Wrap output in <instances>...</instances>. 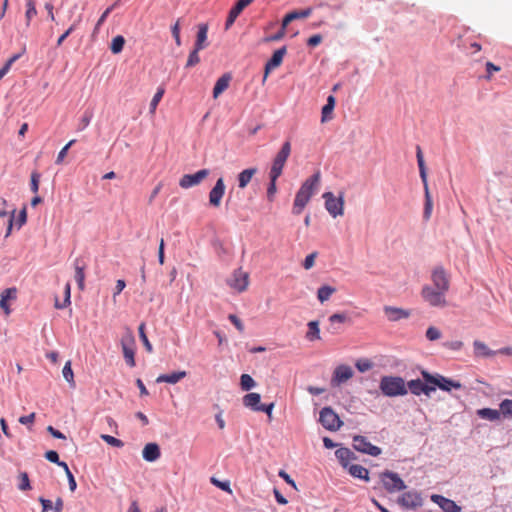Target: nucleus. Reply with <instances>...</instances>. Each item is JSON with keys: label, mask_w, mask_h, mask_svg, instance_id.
<instances>
[{"label": "nucleus", "mask_w": 512, "mask_h": 512, "mask_svg": "<svg viewBox=\"0 0 512 512\" xmlns=\"http://www.w3.org/2000/svg\"><path fill=\"white\" fill-rule=\"evenodd\" d=\"M421 375L424 381L430 383L431 386H434V391L436 390L437 387L447 392L451 391L452 388L460 389L462 387V384L460 382L446 378L439 374L432 375L429 372L422 370Z\"/></svg>", "instance_id": "obj_2"}, {"label": "nucleus", "mask_w": 512, "mask_h": 512, "mask_svg": "<svg viewBox=\"0 0 512 512\" xmlns=\"http://www.w3.org/2000/svg\"><path fill=\"white\" fill-rule=\"evenodd\" d=\"M346 470H348L349 474L353 476L354 478L362 479V480H368V470L364 468L361 465L358 464H352L350 465Z\"/></svg>", "instance_id": "obj_33"}, {"label": "nucleus", "mask_w": 512, "mask_h": 512, "mask_svg": "<svg viewBox=\"0 0 512 512\" xmlns=\"http://www.w3.org/2000/svg\"><path fill=\"white\" fill-rule=\"evenodd\" d=\"M335 292L336 289L334 287L323 285L317 291V298L321 303H323L327 301Z\"/></svg>", "instance_id": "obj_39"}, {"label": "nucleus", "mask_w": 512, "mask_h": 512, "mask_svg": "<svg viewBox=\"0 0 512 512\" xmlns=\"http://www.w3.org/2000/svg\"><path fill=\"white\" fill-rule=\"evenodd\" d=\"M424 192H425V206H424L423 217L425 220H428L431 217L432 208H433L432 197L429 192L428 184L424 185Z\"/></svg>", "instance_id": "obj_36"}, {"label": "nucleus", "mask_w": 512, "mask_h": 512, "mask_svg": "<svg viewBox=\"0 0 512 512\" xmlns=\"http://www.w3.org/2000/svg\"><path fill=\"white\" fill-rule=\"evenodd\" d=\"M319 421L322 426L329 431H337L343 424L338 414L330 407H324L320 411Z\"/></svg>", "instance_id": "obj_6"}, {"label": "nucleus", "mask_w": 512, "mask_h": 512, "mask_svg": "<svg viewBox=\"0 0 512 512\" xmlns=\"http://www.w3.org/2000/svg\"><path fill=\"white\" fill-rule=\"evenodd\" d=\"M39 183H40V174L38 172H32L31 174V182H30V189L33 193H37L39 190Z\"/></svg>", "instance_id": "obj_58"}, {"label": "nucleus", "mask_w": 512, "mask_h": 512, "mask_svg": "<svg viewBox=\"0 0 512 512\" xmlns=\"http://www.w3.org/2000/svg\"><path fill=\"white\" fill-rule=\"evenodd\" d=\"M164 88H158L157 92L153 96L151 102H150V111L151 113H154L159 102L161 101L163 95H164Z\"/></svg>", "instance_id": "obj_51"}, {"label": "nucleus", "mask_w": 512, "mask_h": 512, "mask_svg": "<svg viewBox=\"0 0 512 512\" xmlns=\"http://www.w3.org/2000/svg\"><path fill=\"white\" fill-rule=\"evenodd\" d=\"M207 34L208 25L206 23L199 24L194 48L203 50L207 47Z\"/></svg>", "instance_id": "obj_25"}, {"label": "nucleus", "mask_w": 512, "mask_h": 512, "mask_svg": "<svg viewBox=\"0 0 512 512\" xmlns=\"http://www.w3.org/2000/svg\"><path fill=\"white\" fill-rule=\"evenodd\" d=\"M352 376L353 370L350 366L340 365L334 371L333 381L337 384H341L349 380Z\"/></svg>", "instance_id": "obj_22"}, {"label": "nucleus", "mask_w": 512, "mask_h": 512, "mask_svg": "<svg viewBox=\"0 0 512 512\" xmlns=\"http://www.w3.org/2000/svg\"><path fill=\"white\" fill-rule=\"evenodd\" d=\"M187 376L186 371H175L170 374H161L156 378L157 383L176 384Z\"/></svg>", "instance_id": "obj_23"}, {"label": "nucleus", "mask_w": 512, "mask_h": 512, "mask_svg": "<svg viewBox=\"0 0 512 512\" xmlns=\"http://www.w3.org/2000/svg\"><path fill=\"white\" fill-rule=\"evenodd\" d=\"M225 183H224V179L222 177H220L214 187L210 190L209 192V204L212 206V207H219L221 205V200L225 194Z\"/></svg>", "instance_id": "obj_13"}, {"label": "nucleus", "mask_w": 512, "mask_h": 512, "mask_svg": "<svg viewBox=\"0 0 512 512\" xmlns=\"http://www.w3.org/2000/svg\"><path fill=\"white\" fill-rule=\"evenodd\" d=\"M308 332L306 334V338L310 341L319 340L320 339V329L318 321H310L308 323Z\"/></svg>", "instance_id": "obj_40"}, {"label": "nucleus", "mask_w": 512, "mask_h": 512, "mask_svg": "<svg viewBox=\"0 0 512 512\" xmlns=\"http://www.w3.org/2000/svg\"><path fill=\"white\" fill-rule=\"evenodd\" d=\"M70 295H71V286L69 283H67L65 285V299H64L63 303H60L58 298H56L55 299V307L57 309H63L65 307H67L68 305H70V303H71Z\"/></svg>", "instance_id": "obj_47"}, {"label": "nucleus", "mask_w": 512, "mask_h": 512, "mask_svg": "<svg viewBox=\"0 0 512 512\" xmlns=\"http://www.w3.org/2000/svg\"><path fill=\"white\" fill-rule=\"evenodd\" d=\"M85 264L80 260L76 259L74 262V268H75V280L78 284V287L80 290L84 289V281H85Z\"/></svg>", "instance_id": "obj_28"}, {"label": "nucleus", "mask_w": 512, "mask_h": 512, "mask_svg": "<svg viewBox=\"0 0 512 512\" xmlns=\"http://www.w3.org/2000/svg\"><path fill=\"white\" fill-rule=\"evenodd\" d=\"M287 50H286V47H281L280 49L276 50L272 57L270 58V60L266 63L265 65V73H264V78H263V81H265L269 75V73L278 68L281 64H282V61H283V58L286 54Z\"/></svg>", "instance_id": "obj_16"}, {"label": "nucleus", "mask_w": 512, "mask_h": 512, "mask_svg": "<svg viewBox=\"0 0 512 512\" xmlns=\"http://www.w3.org/2000/svg\"><path fill=\"white\" fill-rule=\"evenodd\" d=\"M405 488L403 480L398 474L386 471V490L388 491H400Z\"/></svg>", "instance_id": "obj_21"}, {"label": "nucleus", "mask_w": 512, "mask_h": 512, "mask_svg": "<svg viewBox=\"0 0 512 512\" xmlns=\"http://www.w3.org/2000/svg\"><path fill=\"white\" fill-rule=\"evenodd\" d=\"M349 320H350V318L346 313H335L329 317V322L331 324L345 323V322H348Z\"/></svg>", "instance_id": "obj_55"}, {"label": "nucleus", "mask_w": 512, "mask_h": 512, "mask_svg": "<svg viewBox=\"0 0 512 512\" xmlns=\"http://www.w3.org/2000/svg\"><path fill=\"white\" fill-rule=\"evenodd\" d=\"M398 503L405 508L414 509L417 507H420L423 503V499L421 497V494L417 491H409L406 493H403L399 499Z\"/></svg>", "instance_id": "obj_12"}, {"label": "nucleus", "mask_w": 512, "mask_h": 512, "mask_svg": "<svg viewBox=\"0 0 512 512\" xmlns=\"http://www.w3.org/2000/svg\"><path fill=\"white\" fill-rule=\"evenodd\" d=\"M291 153V143L286 141L283 143L280 151L277 153L276 157L273 160V164L270 170V174H273L274 179H278L283 171L285 163L290 156Z\"/></svg>", "instance_id": "obj_5"}, {"label": "nucleus", "mask_w": 512, "mask_h": 512, "mask_svg": "<svg viewBox=\"0 0 512 512\" xmlns=\"http://www.w3.org/2000/svg\"><path fill=\"white\" fill-rule=\"evenodd\" d=\"M254 0H238L237 3L231 8L229 11L225 29L228 30L235 22L237 17L241 14V12L250 5Z\"/></svg>", "instance_id": "obj_17"}, {"label": "nucleus", "mask_w": 512, "mask_h": 512, "mask_svg": "<svg viewBox=\"0 0 512 512\" xmlns=\"http://www.w3.org/2000/svg\"><path fill=\"white\" fill-rule=\"evenodd\" d=\"M325 200V208L332 217L343 215L344 201L342 197L336 198L332 192H325L323 194Z\"/></svg>", "instance_id": "obj_7"}, {"label": "nucleus", "mask_w": 512, "mask_h": 512, "mask_svg": "<svg viewBox=\"0 0 512 512\" xmlns=\"http://www.w3.org/2000/svg\"><path fill=\"white\" fill-rule=\"evenodd\" d=\"M355 366L360 372H366L373 367V363L369 359L362 358L357 360Z\"/></svg>", "instance_id": "obj_52"}, {"label": "nucleus", "mask_w": 512, "mask_h": 512, "mask_svg": "<svg viewBox=\"0 0 512 512\" xmlns=\"http://www.w3.org/2000/svg\"><path fill=\"white\" fill-rule=\"evenodd\" d=\"M335 107V97L330 95L327 98V103L322 108V122H325L327 119L331 118V114Z\"/></svg>", "instance_id": "obj_41"}, {"label": "nucleus", "mask_w": 512, "mask_h": 512, "mask_svg": "<svg viewBox=\"0 0 512 512\" xmlns=\"http://www.w3.org/2000/svg\"><path fill=\"white\" fill-rule=\"evenodd\" d=\"M335 455L345 469L352 465V461L357 459L355 453L349 448H339L336 450Z\"/></svg>", "instance_id": "obj_20"}, {"label": "nucleus", "mask_w": 512, "mask_h": 512, "mask_svg": "<svg viewBox=\"0 0 512 512\" xmlns=\"http://www.w3.org/2000/svg\"><path fill=\"white\" fill-rule=\"evenodd\" d=\"M36 414L32 412L29 415L21 416L19 422L23 425H31L35 421Z\"/></svg>", "instance_id": "obj_63"}, {"label": "nucleus", "mask_w": 512, "mask_h": 512, "mask_svg": "<svg viewBox=\"0 0 512 512\" xmlns=\"http://www.w3.org/2000/svg\"><path fill=\"white\" fill-rule=\"evenodd\" d=\"M416 157H417L419 173H420V177L423 182V185L428 184L426 166H425L424 157H423V153H422L420 146H417Z\"/></svg>", "instance_id": "obj_35"}, {"label": "nucleus", "mask_w": 512, "mask_h": 512, "mask_svg": "<svg viewBox=\"0 0 512 512\" xmlns=\"http://www.w3.org/2000/svg\"><path fill=\"white\" fill-rule=\"evenodd\" d=\"M120 343L126 364L130 368L135 367L136 342L133 332L129 328L126 329L125 333L121 338Z\"/></svg>", "instance_id": "obj_3"}, {"label": "nucleus", "mask_w": 512, "mask_h": 512, "mask_svg": "<svg viewBox=\"0 0 512 512\" xmlns=\"http://www.w3.org/2000/svg\"><path fill=\"white\" fill-rule=\"evenodd\" d=\"M257 173V168H248L243 171H241L238 174V186L239 188L243 189L245 188L250 181L252 180L253 176Z\"/></svg>", "instance_id": "obj_30"}, {"label": "nucleus", "mask_w": 512, "mask_h": 512, "mask_svg": "<svg viewBox=\"0 0 512 512\" xmlns=\"http://www.w3.org/2000/svg\"><path fill=\"white\" fill-rule=\"evenodd\" d=\"M76 142L75 139L70 140L58 153L56 158V164H61L66 157L69 148Z\"/></svg>", "instance_id": "obj_53"}, {"label": "nucleus", "mask_w": 512, "mask_h": 512, "mask_svg": "<svg viewBox=\"0 0 512 512\" xmlns=\"http://www.w3.org/2000/svg\"><path fill=\"white\" fill-rule=\"evenodd\" d=\"M138 331H139V337H140L145 349L147 350L148 353H151L153 351V347L145 333V323H141L139 325Z\"/></svg>", "instance_id": "obj_43"}, {"label": "nucleus", "mask_w": 512, "mask_h": 512, "mask_svg": "<svg viewBox=\"0 0 512 512\" xmlns=\"http://www.w3.org/2000/svg\"><path fill=\"white\" fill-rule=\"evenodd\" d=\"M248 284L249 274L241 268L235 270L231 279L228 281V285L238 292H244L247 289Z\"/></svg>", "instance_id": "obj_10"}, {"label": "nucleus", "mask_w": 512, "mask_h": 512, "mask_svg": "<svg viewBox=\"0 0 512 512\" xmlns=\"http://www.w3.org/2000/svg\"><path fill=\"white\" fill-rule=\"evenodd\" d=\"M474 353L478 357H491L495 355V352L490 350L489 347L479 340H475L473 343Z\"/></svg>", "instance_id": "obj_32"}, {"label": "nucleus", "mask_w": 512, "mask_h": 512, "mask_svg": "<svg viewBox=\"0 0 512 512\" xmlns=\"http://www.w3.org/2000/svg\"><path fill=\"white\" fill-rule=\"evenodd\" d=\"M199 51H201V50L194 48L190 52L187 62H186V65H185L186 68L194 67L195 65H197L200 62Z\"/></svg>", "instance_id": "obj_48"}, {"label": "nucleus", "mask_w": 512, "mask_h": 512, "mask_svg": "<svg viewBox=\"0 0 512 512\" xmlns=\"http://www.w3.org/2000/svg\"><path fill=\"white\" fill-rule=\"evenodd\" d=\"M431 501L438 504L445 512H460L461 507L458 506L453 500H450L442 495H431Z\"/></svg>", "instance_id": "obj_18"}, {"label": "nucleus", "mask_w": 512, "mask_h": 512, "mask_svg": "<svg viewBox=\"0 0 512 512\" xmlns=\"http://www.w3.org/2000/svg\"><path fill=\"white\" fill-rule=\"evenodd\" d=\"M410 316V311L402 308L386 307V319L389 321H397Z\"/></svg>", "instance_id": "obj_26"}, {"label": "nucleus", "mask_w": 512, "mask_h": 512, "mask_svg": "<svg viewBox=\"0 0 512 512\" xmlns=\"http://www.w3.org/2000/svg\"><path fill=\"white\" fill-rule=\"evenodd\" d=\"M426 337L430 341L438 340L441 337V331L438 328L434 327V326H430L426 330Z\"/></svg>", "instance_id": "obj_57"}, {"label": "nucleus", "mask_w": 512, "mask_h": 512, "mask_svg": "<svg viewBox=\"0 0 512 512\" xmlns=\"http://www.w3.org/2000/svg\"><path fill=\"white\" fill-rule=\"evenodd\" d=\"M228 318L234 324V326L236 327V329L239 332L242 333L244 331V325H243L242 321L236 315L230 314Z\"/></svg>", "instance_id": "obj_62"}, {"label": "nucleus", "mask_w": 512, "mask_h": 512, "mask_svg": "<svg viewBox=\"0 0 512 512\" xmlns=\"http://www.w3.org/2000/svg\"><path fill=\"white\" fill-rule=\"evenodd\" d=\"M261 397L258 393H248L243 397V404L245 407H248L254 411H258L261 403Z\"/></svg>", "instance_id": "obj_31"}, {"label": "nucleus", "mask_w": 512, "mask_h": 512, "mask_svg": "<svg viewBox=\"0 0 512 512\" xmlns=\"http://www.w3.org/2000/svg\"><path fill=\"white\" fill-rule=\"evenodd\" d=\"M37 13L35 0H26L25 22L27 27L30 26L32 19Z\"/></svg>", "instance_id": "obj_37"}, {"label": "nucleus", "mask_w": 512, "mask_h": 512, "mask_svg": "<svg viewBox=\"0 0 512 512\" xmlns=\"http://www.w3.org/2000/svg\"><path fill=\"white\" fill-rule=\"evenodd\" d=\"M230 80L231 76L229 74H224L216 81L213 88V97L215 99L228 88Z\"/></svg>", "instance_id": "obj_27"}, {"label": "nucleus", "mask_w": 512, "mask_h": 512, "mask_svg": "<svg viewBox=\"0 0 512 512\" xmlns=\"http://www.w3.org/2000/svg\"><path fill=\"white\" fill-rule=\"evenodd\" d=\"M316 257H317V253L316 252H313V253L307 255L305 260H304V262H303V267L306 270L311 269L314 266Z\"/></svg>", "instance_id": "obj_61"}, {"label": "nucleus", "mask_w": 512, "mask_h": 512, "mask_svg": "<svg viewBox=\"0 0 512 512\" xmlns=\"http://www.w3.org/2000/svg\"><path fill=\"white\" fill-rule=\"evenodd\" d=\"M125 39L121 35H117L112 39L110 49L113 54H119L124 47Z\"/></svg>", "instance_id": "obj_42"}, {"label": "nucleus", "mask_w": 512, "mask_h": 512, "mask_svg": "<svg viewBox=\"0 0 512 512\" xmlns=\"http://www.w3.org/2000/svg\"><path fill=\"white\" fill-rule=\"evenodd\" d=\"M477 415L481 419H486L489 421H498L501 418L499 410L491 409V408L479 409V410H477Z\"/></svg>", "instance_id": "obj_34"}, {"label": "nucleus", "mask_w": 512, "mask_h": 512, "mask_svg": "<svg viewBox=\"0 0 512 512\" xmlns=\"http://www.w3.org/2000/svg\"><path fill=\"white\" fill-rule=\"evenodd\" d=\"M208 169H201L194 174H185L181 177L179 185L183 189H188L200 184L208 175Z\"/></svg>", "instance_id": "obj_9"}, {"label": "nucleus", "mask_w": 512, "mask_h": 512, "mask_svg": "<svg viewBox=\"0 0 512 512\" xmlns=\"http://www.w3.org/2000/svg\"><path fill=\"white\" fill-rule=\"evenodd\" d=\"M172 35L175 39L176 45L181 46V37H180V20L178 19L176 23L172 26Z\"/></svg>", "instance_id": "obj_60"}, {"label": "nucleus", "mask_w": 512, "mask_h": 512, "mask_svg": "<svg viewBox=\"0 0 512 512\" xmlns=\"http://www.w3.org/2000/svg\"><path fill=\"white\" fill-rule=\"evenodd\" d=\"M353 447L355 450L371 456H378L379 454H381V449L377 446L372 445L363 436H355L353 438Z\"/></svg>", "instance_id": "obj_11"}, {"label": "nucleus", "mask_w": 512, "mask_h": 512, "mask_svg": "<svg viewBox=\"0 0 512 512\" xmlns=\"http://www.w3.org/2000/svg\"><path fill=\"white\" fill-rule=\"evenodd\" d=\"M407 394V386L401 377H386V396H403Z\"/></svg>", "instance_id": "obj_8"}, {"label": "nucleus", "mask_w": 512, "mask_h": 512, "mask_svg": "<svg viewBox=\"0 0 512 512\" xmlns=\"http://www.w3.org/2000/svg\"><path fill=\"white\" fill-rule=\"evenodd\" d=\"M432 282L435 288L441 289L442 291L447 292L450 287V281L447 273L443 269V267H436L432 271Z\"/></svg>", "instance_id": "obj_15"}, {"label": "nucleus", "mask_w": 512, "mask_h": 512, "mask_svg": "<svg viewBox=\"0 0 512 512\" xmlns=\"http://www.w3.org/2000/svg\"><path fill=\"white\" fill-rule=\"evenodd\" d=\"M311 13H312L311 8H307V9L300 10V11H292V12L286 14V16L283 18V26L287 27L288 24L290 22H292L293 20L307 18L308 16L311 15Z\"/></svg>", "instance_id": "obj_29"}, {"label": "nucleus", "mask_w": 512, "mask_h": 512, "mask_svg": "<svg viewBox=\"0 0 512 512\" xmlns=\"http://www.w3.org/2000/svg\"><path fill=\"white\" fill-rule=\"evenodd\" d=\"M320 180L321 174L319 171H317L302 183L294 199L292 207V213L294 215H300L303 212L311 197L317 193Z\"/></svg>", "instance_id": "obj_1"}, {"label": "nucleus", "mask_w": 512, "mask_h": 512, "mask_svg": "<svg viewBox=\"0 0 512 512\" xmlns=\"http://www.w3.org/2000/svg\"><path fill=\"white\" fill-rule=\"evenodd\" d=\"M406 386L407 390L409 389L410 392L416 396L421 394L429 396L432 392H434V386H431L430 383H427L426 381L423 382L420 379L410 380L407 382Z\"/></svg>", "instance_id": "obj_14"}, {"label": "nucleus", "mask_w": 512, "mask_h": 512, "mask_svg": "<svg viewBox=\"0 0 512 512\" xmlns=\"http://www.w3.org/2000/svg\"><path fill=\"white\" fill-rule=\"evenodd\" d=\"M18 488L21 491H28L31 489L29 476L26 472H20L18 475Z\"/></svg>", "instance_id": "obj_45"}, {"label": "nucleus", "mask_w": 512, "mask_h": 512, "mask_svg": "<svg viewBox=\"0 0 512 512\" xmlns=\"http://www.w3.org/2000/svg\"><path fill=\"white\" fill-rule=\"evenodd\" d=\"M445 294V291L429 285H425L421 292L423 299L433 307H445L447 305Z\"/></svg>", "instance_id": "obj_4"}, {"label": "nucleus", "mask_w": 512, "mask_h": 512, "mask_svg": "<svg viewBox=\"0 0 512 512\" xmlns=\"http://www.w3.org/2000/svg\"><path fill=\"white\" fill-rule=\"evenodd\" d=\"M210 481L213 485L220 488L221 490H223L229 494H232V490L230 488L229 481H220V480L216 479L215 477H212Z\"/></svg>", "instance_id": "obj_54"}, {"label": "nucleus", "mask_w": 512, "mask_h": 512, "mask_svg": "<svg viewBox=\"0 0 512 512\" xmlns=\"http://www.w3.org/2000/svg\"><path fill=\"white\" fill-rule=\"evenodd\" d=\"M101 439L113 447L122 448L124 446L122 440L115 438L114 436L111 435L102 434Z\"/></svg>", "instance_id": "obj_50"}, {"label": "nucleus", "mask_w": 512, "mask_h": 512, "mask_svg": "<svg viewBox=\"0 0 512 512\" xmlns=\"http://www.w3.org/2000/svg\"><path fill=\"white\" fill-rule=\"evenodd\" d=\"M63 377L65 378V380L71 385V386H75V381H74V374H73V370L71 368V362L70 361H67L63 367Z\"/></svg>", "instance_id": "obj_46"}, {"label": "nucleus", "mask_w": 512, "mask_h": 512, "mask_svg": "<svg viewBox=\"0 0 512 512\" xmlns=\"http://www.w3.org/2000/svg\"><path fill=\"white\" fill-rule=\"evenodd\" d=\"M241 388L244 391H249L255 386V381L248 374H242L240 378Z\"/></svg>", "instance_id": "obj_49"}, {"label": "nucleus", "mask_w": 512, "mask_h": 512, "mask_svg": "<svg viewBox=\"0 0 512 512\" xmlns=\"http://www.w3.org/2000/svg\"><path fill=\"white\" fill-rule=\"evenodd\" d=\"M269 177H270V184H269L268 189H267V197H268V199L270 201H272L273 200V196H274V194L276 193V190H277V188H276V181H277V179H274L273 178V174H270V173H269Z\"/></svg>", "instance_id": "obj_59"}, {"label": "nucleus", "mask_w": 512, "mask_h": 512, "mask_svg": "<svg viewBox=\"0 0 512 512\" xmlns=\"http://www.w3.org/2000/svg\"><path fill=\"white\" fill-rule=\"evenodd\" d=\"M118 2H115L113 5H111L110 7H108L103 13L102 15L100 16V18L98 19L97 23H96V26H95V31H97L100 26L105 22L106 18L108 17V15L113 11V9L117 6Z\"/></svg>", "instance_id": "obj_56"}, {"label": "nucleus", "mask_w": 512, "mask_h": 512, "mask_svg": "<svg viewBox=\"0 0 512 512\" xmlns=\"http://www.w3.org/2000/svg\"><path fill=\"white\" fill-rule=\"evenodd\" d=\"M500 417L512 419V400L504 399L499 404Z\"/></svg>", "instance_id": "obj_38"}, {"label": "nucleus", "mask_w": 512, "mask_h": 512, "mask_svg": "<svg viewBox=\"0 0 512 512\" xmlns=\"http://www.w3.org/2000/svg\"><path fill=\"white\" fill-rule=\"evenodd\" d=\"M92 117H93L92 112L85 111L83 113V115L81 116V118L79 119V123L77 125V131L85 130L89 126Z\"/></svg>", "instance_id": "obj_44"}, {"label": "nucleus", "mask_w": 512, "mask_h": 512, "mask_svg": "<svg viewBox=\"0 0 512 512\" xmlns=\"http://www.w3.org/2000/svg\"><path fill=\"white\" fill-rule=\"evenodd\" d=\"M45 458L55 464H58L60 462L59 455L56 451L50 450L45 453Z\"/></svg>", "instance_id": "obj_64"}, {"label": "nucleus", "mask_w": 512, "mask_h": 512, "mask_svg": "<svg viewBox=\"0 0 512 512\" xmlns=\"http://www.w3.org/2000/svg\"><path fill=\"white\" fill-rule=\"evenodd\" d=\"M16 298L17 289L15 287L4 289L1 292L0 308L5 312L6 315H9L11 312L8 301H14Z\"/></svg>", "instance_id": "obj_19"}, {"label": "nucleus", "mask_w": 512, "mask_h": 512, "mask_svg": "<svg viewBox=\"0 0 512 512\" xmlns=\"http://www.w3.org/2000/svg\"><path fill=\"white\" fill-rule=\"evenodd\" d=\"M143 458L148 462H154L159 459L161 453L158 444L148 443L142 451Z\"/></svg>", "instance_id": "obj_24"}]
</instances>
